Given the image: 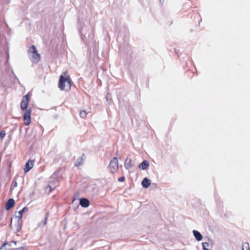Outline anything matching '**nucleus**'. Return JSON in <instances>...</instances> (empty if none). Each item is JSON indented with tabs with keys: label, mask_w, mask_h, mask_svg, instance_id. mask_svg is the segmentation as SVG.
<instances>
[{
	"label": "nucleus",
	"mask_w": 250,
	"mask_h": 250,
	"mask_svg": "<svg viewBox=\"0 0 250 250\" xmlns=\"http://www.w3.org/2000/svg\"><path fill=\"white\" fill-rule=\"evenodd\" d=\"M29 95L28 94H27L22 97L20 105L21 110H25L23 114V119L24 124L26 125H29L31 123V110L27 109L29 104Z\"/></svg>",
	"instance_id": "1"
},
{
	"label": "nucleus",
	"mask_w": 250,
	"mask_h": 250,
	"mask_svg": "<svg viewBox=\"0 0 250 250\" xmlns=\"http://www.w3.org/2000/svg\"><path fill=\"white\" fill-rule=\"evenodd\" d=\"M58 86L61 90H69L71 86V80L69 76L64 77L61 75L59 79Z\"/></svg>",
	"instance_id": "2"
},
{
	"label": "nucleus",
	"mask_w": 250,
	"mask_h": 250,
	"mask_svg": "<svg viewBox=\"0 0 250 250\" xmlns=\"http://www.w3.org/2000/svg\"><path fill=\"white\" fill-rule=\"evenodd\" d=\"M29 51L32 53L31 61L33 63H38L41 60V55L38 53L35 46L32 45L29 48Z\"/></svg>",
	"instance_id": "3"
},
{
	"label": "nucleus",
	"mask_w": 250,
	"mask_h": 250,
	"mask_svg": "<svg viewBox=\"0 0 250 250\" xmlns=\"http://www.w3.org/2000/svg\"><path fill=\"white\" fill-rule=\"evenodd\" d=\"M108 168L110 170V171L114 173L117 171L118 170V160L117 157H114L110 161L109 165L108 166Z\"/></svg>",
	"instance_id": "4"
},
{
	"label": "nucleus",
	"mask_w": 250,
	"mask_h": 250,
	"mask_svg": "<svg viewBox=\"0 0 250 250\" xmlns=\"http://www.w3.org/2000/svg\"><path fill=\"white\" fill-rule=\"evenodd\" d=\"M134 166L132 160L131 158L127 157L125 161V167L126 169H129Z\"/></svg>",
	"instance_id": "5"
},
{
	"label": "nucleus",
	"mask_w": 250,
	"mask_h": 250,
	"mask_svg": "<svg viewBox=\"0 0 250 250\" xmlns=\"http://www.w3.org/2000/svg\"><path fill=\"white\" fill-rule=\"evenodd\" d=\"M34 161L30 160L27 161V162L25 164V167L24 168L25 172H28L30 169L32 168L34 165Z\"/></svg>",
	"instance_id": "6"
},
{
	"label": "nucleus",
	"mask_w": 250,
	"mask_h": 250,
	"mask_svg": "<svg viewBox=\"0 0 250 250\" xmlns=\"http://www.w3.org/2000/svg\"><path fill=\"white\" fill-rule=\"evenodd\" d=\"M15 204V201L13 199H10L8 200L7 202L6 203L5 205V209L7 210H9L10 208H11Z\"/></svg>",
	"instance_id": "7"
},
{
	"label": "nucleus",
	"mask_w": 250,
	"mask_h": 250,
	"mask_svg": "<svg viewBox=\"0 0 250 250\" xmlns=\"http://www.w3.org/2000/svg\"><path fill=\"white\" fill-rule=\"evenodd\" d=\"M80 205L83 208H87L89 205V202L86 198H83L80 199Z\"/></svg>",
	"instance_id": "8"
},
{
	"label": "nucleus",
	"mask_w": 250,
	"mask_h": 250,
	"mask_svg": "<svg viewBox=\"0 0 250 250\" xmlns=\"http://www.w3.org/2000/svg\"><path fill=\"white\" fill-rule=\"evenodd\" d=\"M149 166V162L146 160H144L139 166V168L143 170L146 169Z\"/></svg>",
	"instance_id": "9"
},
{
	"label": "nucleus",
	"mask_w": 250,
	"mask_h": 250,
	"mask_svg": "<svg viewBox=\"0 0 250 250\" xmlns=\"http://www.w3.org/2000/svg\"><path fill=\"white\" fill-rule=\"evenodd\" d=\"M28 208L27 207H25L24 208H23L22 209H21L18 212V215H17L16 216V217L18 218V219H19L20 220H21V218H22L23 213L25 212L28 211Z\"/></svg>",
	"instance_id": "10"
},
{
	"label": "nucleus",
	"mask_w": 250,
	"mask_h": 250,
	"mask_svg": "<svg viewBox=\"0 0 250 250\" xmlns=\"http://www.w3.org/2000/svg\"><path fill=\"white\" fill-rule=\"evenodd\" d=\"M193 235L195 237V239L198 241H200L202 240V239L203 238V236L199 231L196 230H193Z\"/></svg>",
	"instance_id": "11"
},
{
	"label": "nucleus",
	"mask_w": 250,
	"mask_h": 250,
	"mask_svg": "<svg viewBox=\"0 0 250 250\" xmlns=\"http://www.w3.org/2000/svg\"><path fill=\"white\" fill-rule=\"evenodd\" d=\"M150 185V181L147 178H145L142 181V185L145 188H148Z\"/></svg>",
	"instance_id": "12"
},
{
	"label": "nucleus",
	"mask_w": 250,
	"mask_h": 250,
	"mask_svg": "<svg viewBox=\"0 0 250 250\" xmlns=\"http://www.w3.org/2000/svg\"><path fill=\"white\" fill-rule=\"evenodd\" d=\"M22 220L18 219L17 223L15 225L16 230L17 232L21 230V229Z\"/></svg>",
	"instance_id": "13"
},
{
	"label": "nucleus",
	"mask_w": 250,
	"mask_h": 250,
	"mask_svg": "<svg viewBox=\"0 0 250 250\" xmlns=\"http://www.w3.org/2000/svg\"><path fill=\"white\" fill-rule=\"evenodd\" d=\"M83 163V159L82 157H79L77 159V160L75 161V166L76 167H80L81 166Z\"/></svg>",
	"instance_id": "14"
},
{
	"label": "nucleus",
	"mask_w": 250,
	"mask_h": 250,
	"mask_svg": "<svg viewBox=\"0 0 250 250\" xmlns=\"http://www.w3.org/2000/svg\"><path fill=\"white\" fill-rule=\"evenodd\" d=\"M202 247L203 249L204 250H209V245L207 242H203L202 243Z\"/></svg>",
	"instance_id": "15"
},
{
	"label": "nucleus",
	"mask_w": 250,
	"mask_h": 250,
	"mask_svg": "<svg viewBox=\"0 0 250 250\" xmlns=\"http://www.w3.org/2000/svg\"><path fill=\"white\" fill-rule=\"evenodd\" d=\"M242 250H250V246L249 243L247 242L243 243Z\"/></svg>",
	"instance_id": "16"
},
{
	"label": "nucleus",
	"mask_w": 250,
	"mask_h": 250,
	"mask_svg": "<svg viewBox=\"0 0 250 250\" xmlns=\"http://www.w3.org/2000/svg\"><path fill=\"white\" fill-rule=\"evenodd\" d=\"M18 185V183L17 182L16 178H14L12 181V185L11 186V189H13L17 187Z\"/></svg>",
	"instance_id": "17"
},
{
	"label": "nucleus",
	"mask_w": 250,
	"mask_h": 250,
	"mask_svg": "<svg viewBox=\"0 0 250 250\" xmlns=\"http://www.w3.org/2000/svg\"><path fill=\"white\" fill-rule=\"evenodd\" d=\"M79 23L80 26V33L81 35L82 39L83 40V28L81 27V24H80V20L79 19Z\"/></svg>",
	"instance_id": "18"
},
{
	"label": "nucleus",
	"mask_w": 250,
	"mask_h": 250,
	"mask_svg": "<svg viewBox=\"0 0 250 250\" xmlns=\"http://www.w3.org/2000/svg\"><path fill=\"white\" fill-rule=\"evenodd\" d=\"M80 116L83 118H84L86 116V113L85 111L82 110L80 112Z\"/></svg>",
	"instance_id": "19"
},
{
	"label": "nucleus",
	"mask_w": 250,
	"mask_h": 250,
	"mask_svg": "<svg viewBox=\"0 0 250 250\" xmlns=\"http://www.w3.org/2000/svg\"><path fill=\"white\" fill-rule=\"evenodd\" d=\"M6 132L5 131L2 130L0 131V139H2L5 136Z\"/></svg>",
	"instance_id": "20"
},
{
	"label": "nucleus",
	"mask_w": 250,
	"mask_h": 250,
	"mask_svg": "<svg viewBox=\"0 0 250 250\" xmlns=\"http://www.w3.org/2000/svg\"><path fill=\"white\" fill-rule=\"evenodd\" d=\"M52 188L50 185H48L46 186L45 188V190L47 191L48 190V192H50L52 191Z\"/></svg>",
	"instance_id": "21"
},
{
	"label": "nucleus",
	"mask_w": 250,
	"mask_h": 250,
	"mask_svg": "<svg viewBox=\"0 0 250 250\" xmlns=\"http://www.w3.org/2000/svg\"><path fill=\"white\" fill-rule=\"evenodd\" d=\"M11 250H27L24 247H21L16 249H12Z\"/></svg>",
	"instance_id": "22"
},
{
	"label": "nucleus",
	"mask_w": 250,
	"mask_h": 250,
	"mask_svg": "<svg viewBox=\"0 0 250 250\" xmlns=\"http://www.w3.org/2000/svg\"><path fill=\"white\" fill-rule=\"evenodd\" d=\"M48 215H49V213L46 212V214H45V221L43 222V225H45L46 224V222H47V220Z\"/></svg>",
	"instance_id": "23"
},
{
	"label": "nucleus",
	"mask_w": 250,
	"mask_h": 250,
	"mask_svg": "<svg viewBox=\"0 0 250 250\" xmlns=\"http://www.w3.org/2000/svg\"><path fill=\"white\" fill-rule=\"evenodd\" d=\"M125 177L122 176V177L119 178L118 181L122 182H124L125 181Z\"/></svg>",
	"instance_id": "24"
},
{
	"label": "nucleus",
	"mask_w": 250,
	"mask_h": 250,
	"mask_svg": "<svg viewBox=\"0 0 250 250\" xmlns=\"http://www.w3.org/2000/svg\"><path fill=\"white\" fill-rule=\"evenodd\" d=\"M12 73L14 75V78L17 80V81L18 82V83L20 84V82L19 81V80L18 79V78L17 77V76H16V75L14 74V72L12 71Z\"/></svg>",
	"instance_id": "25"
},
{
	"label": "nucleus",
	"mask_w": 250,
	"mask_h": 250,
	"mask_svg": "<svg viewBox=\"0 0 250 250\" xmlns=\"http://www.w3.org/2000/svg\"><path fill=\"white\" fill-rule=\"evenodd\" d=\"M7 244L6 243H4L0 247V250H2V249H3L4 247Z\"/></svg>",
	"instance_id": "26"
}]
</instances>
